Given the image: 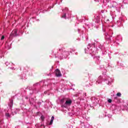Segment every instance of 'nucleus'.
<instances>
[{
  "instance_id": "f257e3e1",
  "label": "nucleus",
  "mask_w": 128,
  "mask_h": 128,
  "mask_svg": "<svg viewBox=\"0 0 128 128\" xmlns=\"http://www.w3.org/2000/svg\"><path fill=\"white\" fill-rule=\"evenodd\" d=\"M18 30L16 29L14 30H12V33L10 34V38H12V36H18Z\"/></svg>"
},
{
  "instance_id": "f03ea898",
  "label": "nucleus",
  "mask_w": 128,
  "mask_h": 128,
  "mask_svg": "<svg viewBox=\"0 0 128 128\" xmlns=\"http://www.w3.org/2000/svg\"><path fill=\"white\" fill-rule=\"evenodd\" d=\"M56 76H62V74L60 73V70L58 69H56Z\"/></svg>"
},
{
  "instance_id": "7ed1b4c3",
  "label": "nucleus",
  "mask_w": 128,
  "mask_h": 128,
  "mask_svg": "<svg viewBox=\"0 0 128 128\" xmlns=\"http://www.w3.org/2000/svg\"><path fill=\"white\" fill-rule=\"evenodd\" d=\"M13 104H14V101L12 100H10V102L8 104V106H10V108H12Z\"/></svg>"
},
{
  "instance_id": "20e7f679",
  "label": "nucleus",
  "mask_w": 128,
  "mask_h": 128,
  "mask_svg": "<svg viewBox=\"0 0 128 128\" xmlns=\"http://www.w3.org/2000/svg\"><path fill=\"white\" fill-rule=\"evenodd\" d=\"M5 116H6V118H12V116H10V113H8V112L6 113Z\"/></svg>"
},
{
  "instance_id": "39448f33",
  "label": "nucleus",
  "mask_w": 128,
  "mask_h": 128,
  "mask_svg": "<svg viewBox=\"0 0 128 128\" xmlns=\"http://www.w3.org/2000/svg\"><path fill=\"white\" fill-rule=\"evenodd\" d=\"M65 104H68V105L72 104V100H66L65 102Z\"/></svg>"
},
{
  "instance_id": "423d86ee",
  "label": "nucleus",
  "mask_w": 128,
  "mask_h": 128,
  "mask_svg": "<svg viewBox=\"0 0 128 128\" xmlns=\"http://www.w3.org/2000/svg\"><path fill=\"white\" fill-rule=\"evenodd\" d=\"M54 117L52 116L51 118V120L50 121V126H51V124H52V123L54 122Z\"/></svg>"
},
{
  "instance_id": "0eeeda50",
  "label": "nucleus",
  "mask_w": 128,
  "mask_h": 128,
  "mask_svg": "<svg viewBox=\"0 0 128 128\" xmlns=\"http://www.w3.org/2000/svg\"><path fill=\"white\" fill-rule=\"evenodd\" d=\"M116 96H122V94H120V92H118L116 94Z\"/></svg>"
},
{
  "instance_id": "6e6552de",
  "label": "nucleus",
  "mask_w": 128,
  "mask_h": 128,
  "mask_svg": "<svg viewBox=\"0 0 128 128\" xmlns=\"http://www.w3.org/2000/svg\"><path fill=\"white\" fill-rule=\"evenodd\" d=\"M66 14H64L62 16V18H66Z\"/></svg>"
},
{
  "instance_id": "1a4fd4ad",
  "label": "nucleus",
  "mask_w": 128,
  "mask_h": 128,
  "mask_svg": "<svg viewBox=\"0 0 128 128\" xmlns=\"http://www.w3.org/2000/svg\"><path fill=\"white\" fill-rule=\"evenodd\" d=\"M40 118H41L42 120H44V116H40Z\"/></svg>"
},
{
  "instance_id": "9d476101",
  "label": "nucleus",
  "mask_w": 128,
  "mask_h": 128,
  "mask_svg": "<svg viewBox=\"0 0 128 128\" xmlns=\"http://www.w3.org/2000/svg\"><path fill=\"white\" fill-rule=\"evenodd\" d=\"M108 102H110V103L112 102V99H108Z\"/></svg>"
},
{
  "instance_id": "9b49d317",
  "label": "nucleus",
  "mask_w": 128,
  "mask_h": 128,
  "mask_svg": "<svg viewBox=\"0 0 128 128\" xmlns=\"http://www.w3.org/2000/svg\"><path fill=\"white\" fill-rule=\"evenodd\" d=\"M4 40V36H2L1 40Z\"/></svg>"
},
{
  "instance_id": "f8f14e48",
  "label": "nucleus",
  "mask_w": 128,
  "mask_h": 128,
  "mask_svg": "<svg viewBox=\"0 0 128 128\" xmlns=\"http://www.w3.org/2000/svg\"><path fill=\"white\" fill-rule=\"evenodd\" d=\"M12 114H16V112H14H14H12Z\"/></svg>"
},
{
  "instance_id": "ddd939ff",
  "label": "nucleus",
  "mask_w": 128,
  "mask_h": 128,
  "mask_svg": "<svg viewBox=\"0 0 128 128\" xmlns=\"http://www.w3.org/2000/svg\"><path fill=\"white\" fill-rule=\"evenodd\" d=\"M88 46L90 47V44H88Z\"/></svg>"
},
{
  "instance_id": "4468645a",
  "label": "nucleus",
  "mask_w": 128,
  "mask_h": 128,
  "mask_svg": "<svg viewBox=\"0 0 128 128\" xmlns=\"http://www.w3.org/2000/svg\"><path fill=\"white\" fill-rule=\"evenodd\" d=\"M4 2H6V0H4Z\"/></svg>"
},
{
  "instance_id": "2eb2a0df",
  "label": "nucleus",
  "mask_w": 128,
  "mask_h": 128,
  "mask_svg": "<svg viewBox=\"0 0 128 128\" xmlns=\"http://www.w3.org/2000/svg\"><path fill=\"white\" fill-rule=\"evenodd\" d=\"M88 50H90V48L88 47Z\"/></svg>"
},
{
  "instance_id": "dca6fc26",
  "label": "nucleus",
  "mask_w": 128,
  "mask_h": 128,
  "mask_svg": "<svg viewBox=\"0 0 128 128\" xmlns=\"http://www.w3.org/2000/svg\"><path fill=\"white\" fill-rule=\"evenodd\" d=\"M66 10H68V8H66Z\"/></svg>"
},
{
  "instance_id": "f3484780",
  "label": "nucleus",
  "mask_w": 128,
  "mask_h": 128,
  "mask_svg": "<svg viewBox=\"0 0 128 128\" xmlns=\"http://www.w3.org/2000/svg\"><path fill=\"white\" fill-rule=\"evenodd\" d=\"M114 98H116V97H115Z\"/></svg>"
},
{
  "instance_id": "a211bd4d",
  "label": "nucleus",
  "mask_w": 128,
  "mask_h": 128,
  "mask_svg": "<svg viewBox=\"0 0 128 128\" xmlns=\"http://www.w3.org/2000/svg\"><path fill=\"white\" fill-rule=\"evenodd\" d=\"M63 10V12H64V10Z\"/></svg>"
},
{
  "instance_id": "6ab92c4d",
  "label": "nucleus",
  "mask_w": 128,
  "mask_h": 128,
  "mask_svg": "<svg viewBox=\"0 0 128 128\" xmlns=\"http://www.w3.org/2000/svg\"><path fill=\"white\" fill-rule=\"evenodd\" d=\"M108 84H110L108 83Z\"/></svg>"
}]
</instances>
